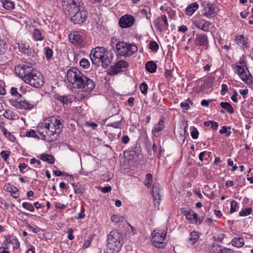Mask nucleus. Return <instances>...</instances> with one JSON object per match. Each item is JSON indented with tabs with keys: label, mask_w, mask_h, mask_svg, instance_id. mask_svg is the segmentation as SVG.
Wrapping results in <instances>:
<instances>
[{
	"label": "nucleus",
	"mask_w": 253,
	"mask_h": 253,
	"mask_svg": "<svg viewBox=\"0 0 253 253\" xmlns=\"http://www.w3.org/2000/svg\"><path fill=\"white\" fill-rule=\"evenodd\" d=\"M66 77L69 83L74 84L76 87L82 91L89 92L95 87L94 82L84 75L76 67L70 68L68 70Z\"/></svg>",
	"instance_id": "obj_1"
},
{
	"label": "nucleus",
	"mask_w": 253,
	"mask_h": 253,
	"mask_svg": "<svg viewBox=\"0 0 253 253\" xmlns=\"http://www.w3.org/2000/svg\"><path fill=\"white\" fill-rule=\"evenodd\" d=\"M107 241L105 253H118L123 245L122 235L117 230L110 232L108 236Z\"/></svg>",
	"instance_id": "obj_2"
},
{
	"label": "nucleus",
	"mask_w": 253,
	"mask_h": 253,
	"mask_svg": "<svg viewBox=\"0 0 253 253\" xmlns=\"http://www.w3.org/2000/svg\"><path fill=\"white\" fill-rule=\"evenodd\" d=\"M40 124L42 125L44 130H49L57 136L63 127L60 121L53 117L49 118V119Z\"/></svg>",
	"instance_id": "obj_3"
},
{
	"label": "nucleus",
	"mask_w": 253,
	"mask_h": 253,
	"mask_svg": "<svg viewBox=\"0 0 253 253\" xmlns=\"http://www.w3.org/2000/svg\"><path fill=\"white\" fill-rule=\"evenodd\" d=\"M235 68L238 75L242 81L249 84L253 83V76L249 71L244 61L237 63Z\"/></svg>",
	"instance_id": "obj_4"
},
{
	"label": "nucleus",
	"mask_w": 253,
	"mask_h": 253,
	"mask_svg": "<svg viewBox=\"0 0 253 253\" xmlns=\"http://www.w3.org/2000/svg\"><path fill=\"white\" fill-rule=\"evenodd\" d=\"M82 3L80 0H63L62 6L64 13L66 16H71L82 9Z\"/></svg>",
	"instance_id": "obj_5"
},
{
	"label": "nucleus",
	"mask_w": 253,
	"mask_h": 253,
	"mask_svg": "<svg viewBox=\"0 0 253 253\" xmlns=\"http://www.w3.org/2000/svg\"><path fill=\"white\" fill-rule=\"evenodd\" d=\"M116 49L120 55L128 56L135 52L137 50V47L134 44L119 42L116 44Z\"/></svg>",
	"instance_id": "obj_6"
},
{
	"label": "nucleus",
	"mask_w": 253,
	"mask_h": 253,
	"mask_svg": "<svg viewBox=\"0 0 253 253\" xmlns=\"http://www.w3.org/2000/svg\"><path fill=\"white\" fill-rule=\"evenodd\" d=\"M15 71L18 74L21 78L26 83L31 77V76L35 74V71H37L31 66L26 65H19L15 67Z\"/></svg>",
	"instance_id": "obj_7"
},
{
	"label": "nucleus",
	"mask_w": 253,
	"mask_h": 253,
	"mask_svg": "<svg viewBox=\"0 0 253 253\" xmlns=\"http://www.w3.org/2000/svg\"><path fill=\"white\" fill-rule=\"evenodd\" d=\"M37 101H29L23 99L22 96H18L17 98L11 99L10 102L14 107L20 109H30L37 104Z\"/></svg>",
	"instance_id": "obj_8"
},
{
	"label": "nucleus",
	"mask_w": 253,
	"mask_h": 253,
	"mask_svg": "<svg viewBox=\"0 0 253 253\" xmlns=\"http://www.w3.org/2000/svg\"><path fill=\"white\" fill-rule=\"evenodd\" d=\"M166 236V233L165 231L159 230L158 231L154 230L152 233V239L153 245L159 248H162L165 247V243L164 240Z\"/></svg>",
	"instance_id": "obj_9"
},
{
	"label": "nucleus",
	"mask_w": 253,
	"mask_h": 253,
	"mask_svg": "<svg viewBox=\"0 0 253 253\" xmlns=\"http://www.w3.org/2000/svg\"><path fill=\"white\" fill-rule=\"evenodd\" d=\"M108 54L106 48L103 47H96L93 48L90 54V59L93 64H97L100 62V60L103 58V56Z\"/></svg>",
	"instance_id": "obj_10"
},
{
	"label": "nucleus",
	"mask_w": 253,
	"mask_h": 253,
	"mask_svg": "<svg viewBox=\"0 0 253 253\" xmlns=\"http://www.w3.org/2000/svg\"><path fill=\"white\" fill-rule=\"evenodd\" d=\"M37 131L42 136V139L47 142H51L56 139L57 135L49 130H44L43 126L40 123L37 126Z\"/></svg>",
	"instance_id": "obj_11"
},
{
	"label": "nucleus",
	"mask_w": 253,
	"mask_h": 253,
	"mask_svg": "<svg viewBox=\"0 0 253 253\" xmlns=\"http://www.w3.org/2000/svg\"><path fill=\"white\" fill-rule=\"evenodd\" d=\"M86 16L87 12L86 11L84 10L83 8L82 9H80L78 12L76 11L73 15L67 16L70 17L71 21L74 24H80L85 21Z\"/></svg>",
	"instance_id": "obj_12"
},
{
	"label": "nucleus",
	"mask_w": 253,
	"mask_h": 253,
	"mask_svg": "<svg viewBox=\"0 0 253 253\" xmlns=\"http://www.w3.org/2000/svg\"><path fill=\"white\" fill-rule=\"evenodd\" d=\"M35 74L31 76V78L26 81V83L35 87H39L43 84V76L38 71H35Z\"/></svg>",
	"instance_id": "obj_13"
},
{
	"label": "nucleus",
	"mask_w": 253,
	"mask_h": 253,
	"mask_svg": "<svg viewBox=\"0 0 253 253\" xmlns=\"http://www.w3.org/2000/svg\"><path fill=\"white\" fill-rule=\"evenodd\" d=\"M154 25L160 32L166 31L169 26L167 16L163 15L161 17L157 18L154 21Z\"/></svg>",
	"instance_id": "obj_14"
},
{
	"label": "nucleus",
	"mask_w": 253,
	"mask_h": 253,
	"mask_svg": "<svg viewBox=\"0 0 253 253\" xmlns=\"http://www.w3.org/2000/svg\"><path fill=\"white\" fill-rule=\"evenodd\" d=\"M161 189L158 183H154L152 187V194L154 198V203L156 207L159 206L161 200Z\"/></svg>",
	"instance_id": "obj_15"
},
{
	"label": "nucleus",
	"mask_w": 253,
	"mask_h": 253,
	"mask_svg": "<svg viewBox=\"0 0 253 253\" xmlns=\"http://www.w3.org/2000/svg\"><path fill=\"white\" fill-rule=\"evenodd\" d=\"M134 22V17L130 15L126 14L120 18L119 24L121 27L126 28L131 27Z\"/></svg>",
	"instance_id": "obj_16"
},
{
	"label": "nucleus",
	"mask_w": 253,
	"mask_h": 253,
	"mask_svg": "<svg viewBox=\"0 0 253 253\" xmlns=\"http://www.w3.org/2000/svg\"><path fill=\"white\" fill-rule=\"evenodd\" d=\"M184 214L190 223L197 225L200 224L204 218V216L199 218L198 217V214L193 211H185Z\"/></svg>",
	"instance_id": "obj_17"
},
{
	"label": "nucleus",
	"mask_w": 253,
	"mask_h": 253,
	"mask_svg": "<svg viewBox=\"0 0 253 253\" xmlns=\"http://www.w3.org/2000/svg\"><path fill=\"white\" fill-rule=\"evenodd\" d=\"M196 46H203L207 49L209 46L208 39L207 35L203 34H197L194 39Z\"/></svg>",
	"instance_id": "obj_18"
},
{
	"label": "nucleus",
	"mask_w": 253,
	"mask_h": 253,
	"mask_svg": "<svg viewBox=\"0 0 253 253\" xmlns=\"http://www.w3.org/2000/svg\"><path fill=\"white\" fill-rule=\"evenodd\" d=\"M202 5L204 6L203 15L208 18L211 17L215 13V7L213 4L210 2L204 1L202 3Z\"/></svg>",
	"instance_id": "obj_19"
},
{
	"label": "nucleus",
	"mask_w": 253,
	"mask_h": 253,
	"mask_svg": "<svg viewBox=\"0 0 253 253\" xmlns=\"http://www.w3.org/2000/svg\"><path fill=\"white\" fill-rule=\"evenodd\" d=\"M193 24L198 29L204 31V32H208L210 29L211 23L204 19H200L193 22Z\"/></svg>",
	"instance_id": "obj_20"
},
{
	"label": "nucleus",
	"mask_w": 253,
	"mask_h": 253,
	"mask_svg": "<svg viewBox=\"0 0 253 253\" xmlns=\"http://www.w3.org/2000/svg\"><path fill=\"white\" fill-rule=\"evenodd\" d=\"M164 127V121L160 120L158 123L155 125L153 128L152 133L153 135L156 137L159 136Z\"/></svg>",
	"instance_id": "obj_21"
},
{
	"label": "nucleus",
	"mask_w": 253,
	"mask_h": 253,
	"mask_svg": "<svg viewBox=\"0 0 253 253\" xmlns=\"http://www.w3.org/2000/svg\"><path fill=\"white\" fill-rule=\"evenodd\" d=\"M69 38L72 43L79 44L82 42L81 36L76 31L71 33L69 36Z\"/></svg>",
	"instance_id": "obj_22"
},
{
	"label": "nucleus",
	"mask_w": 253,
	"mask_h": 253,
	"mask_svg": "<svg viewBox=\"0 0 253 253\" xmlns=\"http://www.w3.org/2000/svg\"><path fill=\"white\" fill-rule=\"evenodd\" d=\"M56 99L59 100L63 105H70L73 99H76L75 96H56Z\"/></svg>",
	"instance_id": "obj_23"
},
{
	"label": "nucleus",
	"mask_w": 253,
	"mask_h": 253,
	"mask_svg": "<svg viewBox=\"0 0 253 253\" xmlns=\"http://www.w3.org/2000/svg\"><path fill=\"white\" fill-rule=\"evenodd\" d=\"M128 66V64L126 61L121 60L116 63L112 69L117 73L122 69L126 68Z\"/></svg>",
	"instance_id": "obj_24"
},
{
	"label": "nucleus",
	"mask_w": 253,
	"mask_h": 253,
	"mask_svg": "<svg viewBox=\"0 0 253 253\" xmlns=\"http://www.w3.org/2000/svg\"><path fill=\"white\" fill-rule=\"evenodd\" d=\"M199 5L196 2L190 4L186 8L185 13L187 15L191 16L198 8Z\"/></svg>",
	"instance_id": "obj_25"
},
{
	"label": "nucleus",
	"mask_w": 253,
	"mask_h": 253,
	"mask_svg": "<svg viewBox=\"0 0 253 253\" xmlns=\"http://www.w3.org/2000/svg\"><path fill=\"white\" fill-rule=\"evenodd\" d=\"M232 245L237 248H241L244 245V240L243 238L235 237L231 241Z\"/></svg>",
	"instance_id": "obj_26"
},
{
	"label": "nucleus",
	"mask_w": 253,
	"mask_h": 253,
	"mask_svg": "<svg viewBox=\"0 0 253 253\" xmlns=\"http://www.w3.org/2000/svg\"><path fill=\"white\" fill-rule=\"evenodd\" d=\"M199 238V235L197 232L193 231L191 232L190 237L189 238V242L190 244L193 245Z\"/></svg>",
	"instance_id": "obj_27"
},
{
	"label": "nucleus",
	"mask_w": 253,
	"mask_h": 253,
	"mask_svg": "<svg viewBox=\"0 0 253 253\" xmlns=\"http://www.w3.org/2000/svg\"><path fill=\"white\" fill-rule=\"evenodd\" d=\"M145 68L150 73H154L157 69L156 64L153 61H148L146 63Z\"/></svg>",
	"instance_id": "obj_28"
},
{
	"label": "nucleus",
	"mask_w": 253,
	"mask_h": 253,
	"mask_svg": "<svg viewBox=\"0 0 253 253\" xmlns=\"http://www.w3.org/2000/svg\"><path fill=\"white\" fill-rule=\"evenodd\" d=\"M40 158L42 161L46 162L50 164H53L55 161L54 158L52 156L48 154H42Z\"/></svg>",
	"instance_id": "obj_29"
},
{
	"label": "nucleus",
	"mask_w": 253,
	"mask_h": 253,
	"mask_svg": "<svg viewBox=\"0 0 253 253\" xmlns=\"http://www.w3.org/2000/svg\"><path fill=\"white\" fill-rule=\"evenodd\" d=\"M101 65L103 68H107L111 62V58L108 56V54H105L103 56V58L100 60Z\"/></svg>",
	"instance_id": "obj_30"
},
{
	"label": "nucleus",
	"mask_w": 253,
	"mask_h": 253,
	"mask_svg": "<svg viewBox=\"0 0 253 253\" xmlns=\"http://www.w3.org/2000/svg\"><path fill=\"white\" fill-rule=\"evenodd\" d=\"M221 107L226 110L230 114H233L234 112V109L231 105L226 102H222L220 103Z\"/></svg>",
	"instance_id": "obj_31"
},
{
	"label": "nucleus",
	"mask_w": 253,
	"mask_h": 253,
	"mask_svg": "<svg viewBox=\"0 0 253 253\" xmlns=\"http://www.w3.org/2000/svg\"><path fill=\"white\" fill-rule=\"evenodd\" d=\"M3 7L7 10H11L14 8V3L9 0H1Z\"/></svg>",
	"instance_id": "obj_32"
},
{
	"label": "nucleus",
	"mask_w": 253,
	"mask_h": 253,
	"mask_svg": "<svg viewBox=\"0 0 253 253\" xmlns=\"http://www.w3.org/2000/svg\"><path fill=\"white\" fill-rule=\"evenodd\" d=\"M7 190L11 193L12 197L16 199L19 196V192L18 189L15 187L10 186L7 187Z\"/></svg>",
	"instance_id": "obj_33"
},
{
	"label": "nucleus",
	"mask_w": 253,
	"mask_h": 253,
	"mask_svg": "<svg viewBox=\"0 0 253 253\" xmlns=\"http://www.w3.org/2000/svg\"><path fill=\"white\" fill-rule=\"evenodd\" d=\"M22 207L25 210L30 211H35V208L33 204L30 203L25 202L22 204Z\"/></svg>",
	"instance_id": "obj_34"
},
{
	"label": "nucleus",
	"mask_w": 253,
	"mask_h": 253,
	"mask_svg": "<svg viewBox=\"0 0 253 253\" xmlns=\"http://www.w3.org/2000/svg\"><path fill=\"white\" fill-rule=\"evenodd\" d=\"M33 35L36 41H42L43 39L41 31L38 29L34 30Z\"/></svg>",
	"instance_id": "obj_35"
},
{
	"label": "nucleus",
	"mask_w": 253,
	"mask_h": 253,
	"mask_svg": "<svg viewBox=\"0 0 253 253\" xmlns=\"http://www.w3.org/2000/svg\"><path fill=\"white\" fill-rule=\"evenodd\" d=\"M152 179L153 176L151 173L147 174L144 182L145 186L148 188L150 187L152 184Z\"/></svg>",
	"instance_id": "obj_36"
},
{
	"label": "nucleus",
	"mask_w": 253,
	"mask_h": 253,
	"mask_svg": "<svg viewBox=\"0 0 253 253\" xmlns=\"http://www.w3.org/2000/svg\"><path fill=\"white\" fill-rule=\"evenodd\" d=\"M223 247L220 245L214 243L212 245L211 250L214 253H221Z\"/></svg>",
	"instance_id": "obj_37"
},
{
	"label": "nucleus",
	"mask_w": 253,
	"mask_h": 253,
	"mask_svg": "<svg viewBox=\"0 0 253 253\" xmlns=\"http://www.w3.org/2000/svg\"><path fill=\"white\" fill-rule=\"evenodd\" d=\"M18 48L19 49V51L21 53H24V54L25 52V51H26L27 50L29 47V45L27 43H23L22 42H18Z\"/></svg>",
	"instance_id": "obj_38"
},
{
	"label": "nucleus",
	"mask_w": 253,
	"mask_h": 253,
	"mask_svg": "<svg viewBox=\"0 0 253 253\" xmlns=\"http://www.w3.org/2000/svg\"><path fill=\"white\" fill-rule=\"evenodd\" d=\"M3 116L5 118L9 120H14L15 117V115L13 112L12 111L8 110L5 111Z\"/></svg>",
	"instance_id": "obj_39"
},
{
	"label": "nucleus",
	"mask_w": 253,
	"mask_h": 253,
	"mask_svg": "<svg viewBox=\"0 0 253 253\" xmlns=\"http://www.w3.org/2000/svg\"><path fill=\"white\" fill-rule=\"evenodd\" d=\"M24 54L27 55L29 57H31L34 58V59H36L37 57L36 53L35 52V51L32 48L29 47L26 51L24 53Z\"/></svg>",
	"instance_id": "obj_40"
},
{
	"label": "nucleus",
	"mask_w": 253,
	"mask_h": 253,
	"mask_svg": "<svg viewBox=\"0 0 253 253\" xmlns=\"http://www.w3.org/2000/svg\"><path fill=\"white\" fill-rule=\"evenodd\" d=\"M108 126H111L115 128H118L120 130L122 128L123 125L122 124V121H117L114 123L108 124L107 125Z\"/></svg>",
	"instance_id": "obj_41"
},
{
	"label": "nucleus",
	"mask_w": 253,
	"mask_h": 253,
	"mask_svg": "<svg viewBox=\"0 0 253 253\" xmlns=\"http://www.w3.org/2000/svg\"><path fill=\"white\" fill-rule=\"evenodd\" d=\"M44 52L46 58L49 59L52 55V50L49 47L44 48Z\"/></svg>",
	"instance_id": "obj_42"
},
{
	"label": "nucleus",
	"mask_w": 253,
	"mask_h": 253,
	"mask_svg": "<svg viewBox=\"0 0 253 253\" xmlns=\"http://www.w3.org/2000/svg\"><path fill=\"white\" fill-rule=\"evenodd\" d=\"M111 220L112 222L115 223H117L122 222L124 220V217L120 216L118 215L114 214L111 216Z\"/></svg>",
	"instance_id": "obj_43"
},
{
	"label": "nucleus",
	"mask_w": 253,
	"mask_h": 253,
	"mask_svg": "<svg viewBox=\"0 0 253 253\" xmlns=\"http://www.w3.org/2000/svg\"><path fill=\"white\" fill-rule=\"evenodd\" d=\"M10 155V152L9 151H2L0 153V156L3 159L5 162H7Z\"/></svg>",
	"instance_id": "obj_44"
},
{
	"label": "nucleus",
	"mask_w": 253,
	"mask_h": 253,
	"mask_svg": "<svg viewBox=\"0 0 253 253\" xmlns=\"http://www.w3.org/2000/svg\"><path fill=\"white\" fill-rule=\"evenodd\" d=\"M252 210L251 208H246L242 210L239 212V215L241 216H245L250 214L252 213Z\"/></svg>",
	"instance_id": "obj_45"
},
{
	"label": "nucleus",
	"mask_w": 253,
	"mask_h": 253,
	"mask_svg": "<svg viewBox=\"0 0 253 253\" xmlns=\"http://www.w3.org/2000/svg\"><path fill=\"white\" fill-rule=\"evenodd\" d=\"M149 45V48L153 51H157L159 49V45L156 42L151 41Z\"/></svg>",
	"instance_id": "obj_46"
},
{
	"label": "nucleus",
	"mask_w": 253,
	"mask_h": 253,
	"mask_svg": "<svg viewBox=\"0 0 253 253\" xmlns=\"http://www.w3.org/2000/svg\"><path fill=\"white\" fill-rule=\"evenodd\" d=\"M6 48V46L5 42L0 38V55L5 52Z\"/></svg>",
	"instance_id": "obj_47"
},
{
	"label": "nucleus",
	"mask_w": 253,
	"mask_h": 253,
	"mask_svg": "<svg viewBox=\"0 0 253 253\" xmlns=\"http://www.w3.org/2000/svg\"><path fill=\"white\" fill-rule=\"evenodd\" d=\"M80 64L81 67L85 69L88 68L90 65L89 61L85 58H83L81 60Z\"/></svg>",
	"instance_id": "obj_48"
},
{
	"label": "nucleus",
	"mask_w": 253,
	"mask_h": 253,
	"mask_svg": "<svg viewBox=\"0 0 253 253\" xmlns=\"http://www.w3.org/2000/svg\"><path fill=\"white\" fill-rule=\"evenodd\" d=\"M238 206L237 203L235 201H232L231 202V208L230 210V212L232 213L237 211V208Z\"/></svg>",
	"instance_id": "obj_49"
},
{
	"label": "nucleus",
	"mask_w": 253,
	"mask_h": 253,
	"mask_svg": "<svg viewBox=\"0 0 253 253\" xmlns=\"http://www.w3.org/2000/svg\"><path fill=\"white\" fill-rule=\"evenodd\" d=\"M71 184L74 188V192L76 194H83L84 190L81 187H78L74 183H71Z\"/></svg>",
	"instance_id": "obj_50"
},
{
	"label": "nucleus",
	"mask_w": 253,
	"mask_h": 253,
	"mask_svg": "<svg viewBox=\"0 0 253 253\" xmlns=\"http://www.w3.org/2000/svg\"><path fill=\"white\" fill-rule=\"evenodd\" d=\"M3 135L7 139L11 142H14L16 140L15 136L8 130H7L6 133L5 134H3Z\"/></svg>",
	"instance_id": "obj_51"
},
{
	"label": "nucleus",
	"mask_w": 253,
	"mask_h": 253,
	"mask_svg": "<svg viewBox=\"0 0 253 253\" xmlns=\"http://www.w3.org/2000/svg\"><path fill=\"white\" fill-rule=\"evenodd\" d=\"M139 88H140V89L141 92L143 94H145L147 93V89H148V85L146 83H141L140 85Z\"/></svg>",
	"instance_id": "obj_52"
},
{
	"label": "nucleus",
	"mask_w": 253,
	"mask_h": 253,
	"mask_svg": "<svg viewBox=\"0 0 253 253\" xmlns=\"http://www.w3.org/2000/svg\"><path fill=\"white\" fill-rule=\"evenodd\" d=\"M26 136L28 137L38 138L36 132L34 129H30L29 131L26 132Z\"/></svg>",
	"instance_id": "obj_53"
},
{
	"label": "nucleus",
	"mask_w": 253,
	"mask_h": 253,
	"mask_svg": "<svg viewBox=\"0 0 253 253\" xmlns=\"http://www.w3.org/2000/svg\"><path fill=\"white\" fill-rule=\"evenodd\" d=\"M191 135L193 139H197L199 135V131L195 127H193L191 132Z\"/></svg>",
	"instance_id": "obj_54"
},
{
	"label": "nucleus",
	"mask_w": 253,
	"mask_h": 253,
	"mask_svg": "<svg viewBox=\"0 0 253 253\" xmlns=\"http://www.w3.org/2000/svg\"><path fill=\"white\" fill-rule=\"evenodd\" d=\"M189 101L190 102L189 99H187L186 102H183L180 103V107L185 110H188L190 108V105L189 103L188 102Z\"/></svg>",
	"instance_id": "obj_55"
},
{
	"label": "nucleus",
	"mask_w": 253,
	"mask_h": 253,
	"mask_svg": "<svg viewBox=\"0 0 253 253\" xmlns=\"http://www.w3.org/2000/svg\"><path fill=\"white\" fill-rule=\"evenodd\" d=\"M236 41L238 44H242L243 45L244 44V39L243 35H240L236 37Z\"/></svg>",
	"instance_id": "obj_56"
},
{
	"label": "nucleus",
	"mask_w": 253,
	"mask_h": 253,
	"mask_svg": "<svg viewBox=\"0 0 253 253\" xmlns=\"http://www.w3.org/2000/svg\"><path fill=\"white\" fill-rule=\"evenodd\" d=\"M214 81V78L212 76H210L207 78L205 83H206V84L207 85H211V84H212L213 83Z\"/></svg>",
	"instance_id": "obj_57"
},
{
	"label": "nucleus",
	"mask_w": 253,
	"mask_h": 253,
	"mask_svg": "<svg viewBox=\"0 0 253 253\" xmlns=\"http://www.w3.org/2000/svg\"><path fill=\"white\" fill-rule=\"evenodd\" d=\"M99 189H100L101 191L103 193H106L111 191L112 188L110 186H108L103 187H100Z\"/></svg>",
	"instance_id": "obj_58"
},
{
	"label": "nucleus",
	"mask_w": 253,
	"mask_h": 253,
	"mask_svg": "<svg viewBox=\"0 0 253 253\" xmlns=\"http://www.w3.org/2000/svg\"><path fill=\"white\" fill-rule=\"evenodd\" d=\"M73 232H74V230L72 228H69L67 231V233L68 234V238L70 240H72L74 238V237L73 235Z\"/></svg>",
	"instance_id": "obj_59"
},
{
	"label": "nucleus",
	"mask_w": 253,
	"mask_h": 253,
	"mask_svg": "<svg viewBox=\"0 0 253 253\" xmlns=\"http://www.w3.org/2000/svg\"><path fill=\"white\" fill-rule=\"evenodd\" d=\"M227 129H231V126H222L219 132L220 134H225Z\"/></svg>",
	"instance_id": "obj_60"
},
{
	"label": "nucleus",
	"mask_w": 253,
	"mask_h": 253,
	"mask_svg": "<svg viewBox=\"0 0 253 253\" xmlns=\"http://www.w3.org/2000/svg\"><path fill=\"white\" fill-rule=\"evenodd\" d=\"M228 91L227 85L225 84H222L221 86V93L222 95L225 94Z\"/></svg>",
	"instance_id": "obj_61"
},
{
	"label": "nucleus",
	"mask_w": 253,
	"mask_h": 253,
	"mask_svg": "<svg viewBox=\"0 0 253 253\" xmlns=\"http://www.w3.org/2000/svg\"><path fill=\"white\" fill-rule=\"evenodd\" d=\"M5 124L3 122H1L0 123V129L1 131L2 132L3 134H5L6 133V131L7 130L4 126Z\"/></svg>",
	"instance_id": "obj_62"
},
{
	"label": "nucleus",
	"mask_w": 253,
	"mask_h": 253,
	"mask_svg": "<svg viewBox=\"0 0 253 253\" xmlns=\"http://www.w3.org/2000/svg\"><path fill=\"white\" fill-rule=\"evenodd\" d=\"M92 240V239L90 238V239L85 241L84 245H83V247L84 249L88 248L90 246Z\"/></svg>",
	"instance_id": "obj_63"
},
{
	"label": "nucleus",
	"mask_w": 253,
	"mask_h": 253,
	"mask_svg": "<svg viewBox=\"0 0 253 253\" xmlns=\"http://www.w3.org/2000/svg\"><path fill=\"white\" fill-rule=\"evenodd\" d=\"M221 253H235L233 250L223 247Z\"/></svg>",
	"instance_id": "obj_64"
}]
</instances>
